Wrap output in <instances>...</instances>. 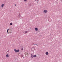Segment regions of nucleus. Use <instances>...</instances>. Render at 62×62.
Returning a JSON list of instances; mask_svg holds the SVG:
<instances>
[{
	"label": "nucleus",
	"mask_w": 62,
	"mask_h": 62,
	"mask_svg": "<svg viewBox=\"0 0 62 62\" xmlns=\"http://www.w3.org/2000/svg\"><path fill=\"white\" fill-rule=\"evenodd\" d=\"M14 51L15 53H17V52H19L20 51V50L19 49L16 50V49H15Z\"/></svg>",
	"instance_id": "nucleus-1"
},
{
	"label": "nucleus",
	"mask_w": 62,
	"mask_h": 62,
	"mask_svg": "<svg viewBox=\"0 0 62 62\" xmlns=\"http://www.w3.org/2000/svg\"><path fill=\"white\" fill-rule=\"evenodd\" d=\"M35 30L36 32H37V31H38V28H35Z\"/></svg>",
	"instance_id": "nucleus-2"
},
{
	"label": "nucleus",
	"mask_w": 62,
	"mask_h": 62,
	"mask_svg": "<svg viewBox=\"0 0 62 62\" xmlns=\"http://www.w3.org/2000/svg\"><path fill=\"white\" fill-rule=\"evenodd\" d=\"M44 12V13H47V11L46 10H45L43 11Z\"/></svg>",
	"instance_id": "nucleus-3"
},
{
	"label": "nucleus",
	"mask_w": 62,
	"mask_h": 62,
	"mask_svg": "<svg viewBox=\"0 0 62 62\" xmlns=\"http://www.w3.org/2000/svg\"><path fill=\"white\" fill-rule=\"evenodd\" d=\"M31 57L32 58H33V57H34V55L32 54H31Z\"/></svg>",
	"instance_id": "nucleus-4"
},
{
	"label": "nucleus",
	"mask_w": 62,
	"mask_h": 62,
	"mask_svg": "<svg viewBox=\"0 0 62 62\" xmlns=\"http://www.w3.org/2000/svg\"><path fill=\"white\" fill-rule=\"evenodd\" d=\"M29 6L30 7V6H31V3H29Z\"/></svg>",
	"instance_id": "nucleus-5"
},
{
	"label": "nucleus",
	"mask_w": 62,
	"mask_h": 62,
	"mask_svg": "<svg viewBox=\"0 0 62 62\" xmlns=\"http://www.w3.org/2000/svg\"><path fill=\"white\" fill-rule=\"evenodd\" d=\"M6 57H9V55H8V54H7L6 55Z\"/></svg>",
	"instance_id": "nucleus-6"
},
{
	"label": "nucleus",
	"mask_w": 62,
	"mask_h": 62,
	"mask_svg": "<svg viewBox=\"0 0 62 62\" xmlns=\"http://www.w3.org/2000/svg\"><path fill=\"white\" fill-rule=\"evenodd\" d=\"M49 54V53L48 52H46V55H48Z\"/></svg>",
	"instance_id": "nucleus-7"
},
{
	"label": "nucleus",
	"mask_w": 62,
	"mask_h": 62,
	"mask_svg": "<svg viewBox=\"0 0 62 62\" xmlns=\"http://www.w3.org/2000/svg\"><path fill=\"white\" fill-rule=\"evenodd\" d=\"M19 17V18H20L21 17V15H20V14H19L18 15Z\"/></svg>",
	"instance_id": "nucleus-8"
},
{
	"label": "nucleus",
	"mask_w": 62,
	"mask_h": 62,
	"mask_svg": "<svg viewBox=\"0 0 62 62\" xmlns=\"http://www.w3.org/2000/svg\"><path fill=\"white\" fill-rule=\"evenodd\" d=\"M36 56H37V55H33V57H36Z\"/></svg>",
	"instance_id": "nucleus-9"
},
{
	"label": "nucleus",
	"mask_w": 62,
	"mask_h": 62,
	"mask_svg": "<svg viewBox=\"0 0 62 62\" xmlns=\"http://www.w3.org/2000/svg\"><path fill=\"white\" fill-rule=\"evenodd\" d=\"M4 4H3L2 5H1V7H3V6H4Z\"/></svg>",
	"instance_id": "nucleus-10"
},
{
	"label": "nucleus",
	"mask_w": 62,
	"mask_h": 62,
	"mask_svg": "<svg viewBox=\"0 0 62 62\" xmlns=\"http://www.w3.org/2000/svg\"><path fill=\"white\" fill-rule=\"evenodd\" d=\"M48 21L49 22H51V21H52V20L51 19H49Z\"/></svg>",
	"instance_id": "nucleus-11"
},
{
	"label": "nucleus",
	"mask_w": 62,
	"mask_h": 62,
	"mask_svg": "<svg viewBox=\"0 0 62 62\" xmlns=\"http://www.w3.org/2000/svg\"><path fill=\"white\" fill-rule=\"evenodd\" d=\"M10 24L11 25H12V23H10Z\"/></svg>",
	"instance_id": "nucleus-12"
},
{
	"label": "nucleus",
	"mask_w": 62,
	"mask_h": 62,
	"mask_svg": "<svg viewBox=\"0 0 62 62\" xmlns=\"http://www.w3.org/2000/svg\"><path fill=\"white\" fill-rule=\"evenodd\" d=\"M7 53H9V50H8L7 51Z\"/></svg>",
	"instance_id": "nucleus-13"
},
{
	"label": "nucleus",
	"mask_w": 62,
	"mask_h": 62,
	"mask_svg": "<svg viewBox=\"0 0 62 62\" xmlns=\"http://www.w3.org/2000/svg\"><path fill=\"white\" fill-rule=\"evenodd\" d=\"M27 1V0H24V2H26Z\"/></svg>",
	"instance_id": "nucleus-14"
},
{
	"label": "nucleus",
	"mask_w": 62,
	"mask_h": 62,
	"mask_svg": "<svg viewBox=\"0 0 62 62\" xmlns=\"http://www.w3.org/2000/svg\"><path fill=\"white\" fill-rule=\"evenodd\" d=\"M21 50H23V48H21Z\"/></svg>",
	"instance_id": "nucleus-15"
},
{
	"label": "nucleus",
	"mask_w": 62,
	"mask_h": 62,
	"mask_svg": "<svg viewBox=\"0 0 62 62\" xmlns=\"http://www.w3.org/2000/svg\"><path fill=\"white\" fill-rule=\"evenodd\" d=\"M34 45H37V46H38V44H34Z\"/></svg>",
	"instance_id": "nucleus-16"
},
{
	"label": "nucleus",
	"mask_w": 62,
	"mask_h": 62,
	"mask_svg": "<svg viewBox=\"0 0 62 62\" xmlns=\"http://www.w3.org/2000/svg\"><path fill=\"white\" fill-rule=\"evenodd\" d=\"M25 33H27V31H25Z\"/></svg>",
	"instance_id": "nucleus-17"
},
{
	"label": "nucleus",
	"mask_w": 62,
	"mask_h": 62,
	"mask_svg": "<svg viewBox=\"0 0 62 62\" xmlns=\"http://www.w3.org/2000/svg\"><path fill=\"white\" fill-rule=\"evenodd\" d=\"M22 57H23V55H22Z\"/></svg>",
	"instance_id": "nucleus-18"
},
{
	"label": "nucleus",
	"mask_w": 62,
	"mask_h": 62,
	"mask_svg": "<svg viewBox=\"0 0 62 62\" xmlns=\"http://www.w3.org/2000/svg\"><path fill=\"white\" fill-rule=\"evenodd\" d=\"M8 30H9V29H8L7 30V31H8Z\"/></svg>",
	"instance_id": "nucleus-19"
},
{
	"label": "nucleus",
	"mask_w": 62,
	"mask_h": 62,
	"mask_svg": "<svg viewBox=\"0 0 62 62\" xmlns=\"http://www.w3.org/2000/svg\"><path fill=\"white\" fill-rule=\"evenodd\" d=\"M7 33H8V31H7Z\"/></svg>",
	"instance_id": "nucleus-20"
},
{
	"label": "nucleus",
	"mask_w": 62,
	"mask_h": 62,
	"mask_svg": "<svg viewBox=\"0 0 62 62\" xmlns=\"http://www.w3.org/2000/svg\"><path fill=\"white\" fill-rule=\"evenodd\" d=\"M15 6H16V5L15 4Z\"/></svg>",
	"instance_id": "nucleus-21"
},
{
	"label": "nucleus",
	"mask_w": 62,
	"mask_h": 62,
	"mask_svg": "<svg viewBox=\"0 0 62 62\" xmlns=\"http://www.w3.org/2000/svg\"><path fill=\"white\" fill-rule=\"evenodd\" d=\"M37 1H39V0H37Z\"/></svg>",
	"instance_id": "nucleus-22"
},
{
	"label": "nucleus",
	"mask_w": 62,
	"mask_h": 62,
	"mask_svg": "<svg viewBox=\"0 0 62 62\" xmlns=\"http://www.w3.org/2000/svg\"><path fill=\"white\" fill-rule=\"evenodd\" d=\"M35 1H36V0H35Z\"/></svg>",
	"instance_id": "nucleus-23"
}]
</instances>
